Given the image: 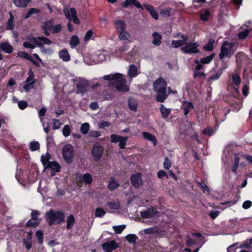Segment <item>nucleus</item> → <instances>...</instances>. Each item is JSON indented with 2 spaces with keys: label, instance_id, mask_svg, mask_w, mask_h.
<instances>
[{
  "label": "nucleus",
  "instance_id": "4be33fe9",
  "mask_svg": "<svg viewBox=\"0 0 252 252\" xmlns=\"http://www.w3.org/2000/svg\"><path fill=\"white\" fill-rule=\"evenodd\" d=\"M182 108L184 110L185 115L186 116L193 109V105L191 102L185 101L183 102Z\"/></svg>",
  "mask_w": 252,
  "mask_h": 252
},
{
  "label": "nucleus",
  "instance_id": "7c9ffc66",
  "mask_svg": "<svg viewBox=\"0 0 252 252\" xmlns=\"http://www.w3.org/2000/svg\"><path fill=\"white\" fill-rule=\"evenodd\" d=\"M144 7L149 12L153 18L156 20L158 19V13L153 6L150 5H144Z\"/></svg>",
  "mask_w": 252,
  "mask_h": 252
},
{
  "label": "nucleus",
  "instance_id": "864d4df0",
  "mask_svg": "<svg viewBox=\"0 0 252 252\" xmlns=\"http://www.w3.org/2000/svg\"><path fill=\"white\" fill-rule=\"evenodd\" d=\"M250 33V30L246 29L244 31L240 32L238 34V37L240 39H244L247 37Z\"/></svg>",
  "mask_w": 252,
  "mask_h": 252
},
{
  "label": "nucleus",
  "instance_id": "4468645a",
  "mask_svg": "<svg viewBox=\"0 0 252 252\" xmlns=\"http://www.w3.org/2000/svg\"><path fill=\"white\" fill-rule=\"evenodd\" d=\"M158 213L154 208H148L140 212L141 217L144 219L153 218Z\"/></svg>",
  "mask_w": 252,
  "mask_h": 252
},
{
  "label": "nucleus",
  "instance_id": "423d86ee",
  "mask_svg": "<svg viewBox=\"0 0 252 252\" xmlns=\"http://www.w3.org/2000/svg\"><path fill=\"white\" fill-rule=\"evenodd\" d=\"M62 154L65 161L67 163H71L74 157L73 147L69 144H65L63 147Z\"/></svg>",
  "mask_w": 252,
  "mask_h": 252
},
{
  "label": "nucleus",
  "instance_id": "ea45409f",
  "mask_svg": "<svg viewBox=\"0 0 252 252\" xmlns=\"http://www.w3.org/2000/svg\"><path fill=\"white\" fill-rule=\"evenodd\" d=\"M40 221V220L38 219L32 218L27 223V225L29 226H37Z\"/></svg>",
  "mask_w": 252,
  "mask_h": 252
},
{
  "label": "nucleus",
  "instance_id": "cd10ccee",
  "mask_svg": "<svg viewBox=\"0 0 252 252\" xmlns=\"http://www.w3.org/2000/svg\"><path fill=\"white\" fill-rule=\"evenodd\" d=\"M138 74V68L137 67L131 64L129 66L128 71V75L130 78L135 77Z\"/></svg>",
  "mask_w": 252,
  "mask_h": 252
},
{
  "label": "nucleus",
  "instance_id": "0e129e2a",
  "mask_svg": "<svg viewBox=\"0 0 252 252\" xmlns=\"http://www.w3.org/2000/svg\"><path fill=\"white\" fill-rule=\"evenodd\" d=\"M36 237L40 243H42L43 241V233L41 231L38 230L36 232Z\"/></svg>",
  "mask_w": 252,
  "mask_h": 252
},
{
  "label": "nucleus",
  "instance_id": "5701e85b",
  "mask_svg": "<svg viewBox=\"0 0 252 252\" xmlns=\"http://www.w3.org/2000/svg\"><path fill=\"white\" fill-rule=\"evenodd\" d=\"M2 50L4 52L10 54L13 51V47L7 42H2L0 44V51Z\"/></svg>",
  "mask_w": 252,
  "mask_h": 252
},
{
  "label": "nucleus",
  "instance_id": "5fc2aeb1",
  "mask_svg": "<svg viewBox=\"0 0 252 252\" xmlns=\"http://www.w3.org/2000/svg\"><path fill=\"white\" fill-rule=\"evenodd\" d=\"M214 43V40L210 39L209 40V42L204 46V49L206 50L210 51L213 49V44Z\"/></svg>",
  "mask_w": 252,
  "mask_h": 252
},
{
  "label": "nucleus",
  "instance_id": "c03bdc74",
  "mask_svg": "<svg viewBox=\"0 0 252 252\" xmlns=\"http://www.w3.org/2000/svg\"><path fill=\"white\" fill-rule=\"evenodd\" d=\"M160 109L163 117H167L170 114V109H167L163 105H161Z\"/></svg>",
  "mask_w": 252,
  "mask_h": 252
},
{
  "label": "nucleus",
  "instance_id": "b1692460",
  "mask_svg": "<svg viewBox=\"0 0 252 252\" xmlns=\"http://www.w3.org/2000/svg\"><path fill=\"white\" fill-rule=\"evenodd\" d=\"M134 5L137 8L143 9L142 5L136 0H126L123 3V7H127L129 6Z\"/></svg>",
  "mask_w": 252,
  "mask_h": 252
},
{
  "label": "nucleus",
  "instance_id": "6ab92c4d",
  "mask_svg": "<svg viewBox=\"0 0 252 252\" xmlns=\"http://www.w3.org/2000/svg\"><path fill=\"white\" fill-rule=\"evenodd\" d=\"M59 58L63 62H68L70 60V56L68 51L63 49L59 52Z\"/></svg>",
  "mask_w": 252,
  "mask_h": 252
},
{
  "label": "nucleus",
  "instance_id": "473e14b6",
  "mask_svg": "<svg viewBox=\"0 0 252 252\" xmlns=\"http://www.w3.org/2000/svg\"><path fill=\"white\" fill-rule=\"evenodd\" d=\"M14 4L18 7H25L31 0H12Z\"/></svg>",
  "mask_w": 252,
  "mask_h": 252
},
{
  "label": "nucleus",
  "instance_id": "de8ad7c7",
  "mask_svg": "<svg viewBox=\"0 0 252 252\" xmlns=\"http://www.w3.org/2000/svg\"><path fill=\"white\" fill-rule=\"evenodd\" d=\"M40 12V10L38 9L32 8L29 9L27 15L25 16V18L27 19L31 15L34 14H38Z\"/></svg>",
  "mask_w": 252,
  "mask_h": 252
},
{
  "label": "nucleus",
  "instance_id": "c9c22d12",
  "mask_svg": "<svg viewBox=\"0 0 252 252\" xmlns=\"http://www.w3.org/2000/svg\"><path fill=\"white\" fill-rule=\"evenodd\" d=\"M66 228L67 229L71 228L74 225L75 222V219L73 215H70L67 219Z\"/></svg>",
  "mask_w": 252,
  "mask_h": 252
},
{
  "label": "nucleus",
  "instance_id": "37998d69",
  "mask_svg": "<svg viewBox=\"0 0 252 252\" xmlns=\"http://www.w3.org/2000/svg\"><path fill=\"white\" fill-rule=\"evenodd\" d=\"M90 128V125L88 123H85L83 124L80 127V130L81 132L84 134H86L88 133L89 129Z\"/></svg>",
  "mask_w": 252,
  "mask_h": 252
},
{
  "label": "nucleus",
  "instance_id": "58836bf2",
  "mask_svg": "<svg viewBox=\"0 0 252 252\" xmlns=\"http://www.w3.org/2000/svg\"><path fill=\"white\" fill-rule=\"evenodd\" d=\"M232 81L233 84L235 86H238L240 84L241 80L240 76L238 73H235L233 74Z\"/></svg>",
  "mask_w": 252,
  "mask_h": 252
},
{
  "label": "nucleus",
  "instance_id": "f257e3e1",
  "mask_svg": "<svg viewBox=\"0 0 252 252\" xmlns=\"http://www.w3.org/2000/svg\"><path fill=\"white\" fill-rule=\"evenodd\" d=\"M103 79L111 81V84L114 85L116 90L120 92H127L129 88L126 84V81L120 73H115L103 76Z\"/></svg>",
  "mask_w": 252,
  "mask_h": 252
},
{
  "label": "nucleus",
  "instance_id": "f704fd0d",
  "mask_svg": "<svg viewBox=\"0 0 252 252\" xmlns=\"http://www.w3.org/2000/svg\"><path fill=\"white\" fill-rule=\"evenodd\" d=\"M50 158V155L48 153H46L45 155H42L41 157V161L45 167L48 165L49 162H51L49 161Z\"/></svg>",
  "mask_w": 252,
  "mask_h": 252
},
{
  "label": "nucleus",
  "instance_id": "9b49d317",
  "mask_svg": "<svg viewBox=\"0 0 252 252\" xmlns=\"http://www.w3.org/2000/svg\"><path fill=\"white\" fill-rule=\"evenodd\" d=\"M35 82L34 76L32 71L30 70L29 73V76L25 81V85L23 87L26 92H28L33 87Z\"/></svg>",
  "mask_w": 252,
  "mask_h": 252
},
{
  "label": "nucleus",
  "instance_id": "052dcab7",
  "mask_svg": "<svg viewBox=\"0 0 252 252\" xmlns=\"http://www.w3.org/2000/svg\"><path fill=\"white\" fill-rule=\"evenodd\" d=\"M171 9L167 8L165 10H163L161 12V14L163 17H167L169 16L171 13Z\"/></svg>",
  "mask_w": 252,
  "mask_h": 252
},
{
  "label": "nucleus",
  "instance_id": "6e6552de",
  "mask_svg": "<svg viewBox=\"0 0 252 252\" xmlns=\"http://www.w3.org/2000/svg\"><path fill=\"white\" fill-rule=\"evenodd\" d=\"M63 13L66 18L70 21H72L74 24H79L80 21L77 17V12L75 8H65L63 9Z\"/></svg>",
  "mask_w": 252,
  "mask_h": 252
},
{
  "label": "nucleus",
  "instance_id": "f8f14e48",
  "mask_svg": "<svg viewBox=\"0 0 252 252\" xmlns=\"http://www.w3.org/2000/svg\"><path fill=\"white\" fill-rule=\"evenodd\" d=\"M119 247L115 240L108 241L102 245V248L104 251L107 252H112Z\"/></svg>",
  "mask_w": 252,
  "mask_h": 252
},
{
  "label": "nucleus",
  "instance_id": "680f3d73",
  "mask_svg": "<svg viewBox=\"0 0 252 252\" xmlns=\"http://www.w3.org/2000/svg\"><path fill=\"white\" fill-rule=\"evenodd\" d=\"M23 46L27 48L34 49L35 48V45L31 43L28 40L23 43Z\"/></svg>",
  "mask_w": 252,
  "mask_h": 252
},
{
  "label": "nucleus",
  "instance_id": "412c9836",
  "mask_svg": "<svg viewBox=\"0 0 252 252\" xmlns=\"http://www.w3.org/2000/svg\"><path fill=\"white\" fill-rule=\"evenodd\" d=\"M106 206L109 209L108 212L110 213H114L120 208L119 202H109L107 203Z\"/></svg>",
  "mask_w": 252,
  "mask_h": 252
},
{
  "label": "nucleus",
  "instance_id": "1a4fd4ad",
  "mask_svg": "<svg viewBox=\"0 0 252 252\" xmlns=\"http://www.w3.org/2000/svg\"><path fill=\"white\" fill-rule=\"evenodd\" d=\"M198 44L196 42L188 43L181 49L182 52L185 54L196 53L199 52Z\"/></svg>",
  "mask_w": 252,
  "mask_h": 252
},
{
  "label": "nucleus",
  "instance_id": "bf43d9fd",
  "mask_svg": "<svg viewBox=\"0 0 252 252\" xmlns=\"http://www.w3.org/2000/svg\"><path fill=\"white\" fill-rule=\"evenodd\" d=\"M197 185L201 189L202 191L204 192H209V189L208 187L205 184H202L201 183H199V182H196Z\"/></svg>",
  "mask_w": 252,
  "mask_h": 252
},
{
  "label": "nucleus",
  "instance_id": "72a5a7b5",
  "mask_svg": "<svg viewBox=\"0 0 252 252\" xmlns=\"http://www.w3.org/2000/svg\"><path fill=\"white\" fill-rule=\"evenodd\" d=\"M79 44V39L77 35H73L71 37L69 45L72 48H74Z\"/></svg>",
  "mask_w": 252,
  "mask_h": 252
},
{
  "label": "nucleus",
  "instance_id": "4d7b16f0",
  "mask_svg": "<svg viewBox=\"0 0 252 252\" xmlns=\"http://www.w3.org/2000/svg\"><path fill=\"white\" fill-rule=\"evenodd\" d=\"M127 139V137H123V139H122L119 142V146L121 149H123L125 148Z\"/></svg>",
  "mask_w": 252,
  "mask_h": 252
},
{
  "label": "nucleus",
  "instance_id": "2eb2a0df",
  "mask_svg": "<svg viewBox=\"0 0 252 252\" xmlns=\"http://www.w3.org/2000/svg\"><path fill=\"white\" fill-rule=\"evenodd\" d=\"M193 238L191 239L188 237L187 239V244L188 246H190L192 245L195 244L197 243L201 242V236L200 233H193L192 234Z\"/></svg>",
  "mask_w": 252,
  "mask_h": 252
},
{
  "label": "nucleus",
  "instance_id": "774afa93",
  "mask_svg": "<svg viewBox=\"0 0 252 252\" xmlns=\"http://www.w3.org/2000/svg\"><path fill=\"white\" fill-rule=\"evenodd\" d=\"M61 29H62L61 25L59 24V25H55V26H53L51 31L53 33H56L59 32L61 30Z\"/></svg>",
  "mask_w": 252,
  "mask_h": 252
},
{
  "label": "nucleus",
  "instance_id": "c85d7f7f",
  "mask_svg": "<svg viewBox=\"0 0 252 252\" xmlns=\"http://www.w3.org/2000/svg\"><path fill=\"white\" fill-rule=\"evenodd\" d=\"M10 18L6 23V29L8 30H13L15 28L14 16L11 12H9Z\"/></svg>",
  "mask_w": 252,
  "mask_h": 252
},
{
  "label": "nucleus",
  "instance_id": "2f4dec72",
  "mask_svg": "<svg viewBox=\"0 0 252 252\" xmlns=\"http://www.w3.org/2000/svg\"><path fill=\"white\" fill-rule=\"evenodd\" d=\"M119 187V183L116 181L114 177L111 178L108 183V188L111 190H113Z\"/></svg>",
  "mask_w": 252,
  "mask_h": 252
},
{
  "label": "nucleus",
  "instance_id": "aec40b11",
  "mask_svg": "<svg viewBox=\"0 0 252 252\" xmlns=\"http://www.w3.org/2000/svg\"><path fill=\"white\" fill-rule=\"evenodd\" d=\"M45 168H50L52 171L51 172V176L55 175V173L58 171L60 169V166L56 161L49 162L48 165L45 167Z\"/></svg>",
  "mask_w": 252,
  "mask_h": 252
},
{
  "label": "nucleus",
  "instance_id": "13d9d810",
  "mask_svg": "<svg viewBox=\"0 0 252 252\" xmlns=\"http://www.w3.org/2000/svg\"><path fill=\"white\" fill-rule=\"evenodd\" d=\"M18 105L20 109L23 110L28 106V103L25 101L22 100L18 101Z\"/></svg>",
  "mask_w": 252,
  "mask_h": 252
},
{
  "label": "nucleus",
  "instance_id": "393cba45",
  "mask_svg": "<svg viewBox=\"0 0 252 252\" xmlns=\"http://www.w3.org/2000/svg\"><path fill=\"white\" fill-rule=\"evenodd\" d=\"M118 38L120 40L125 41L128 40L130 37V34L127 32L126 30H124L122 32H118Z\"/></svg>",
  "mask_w": 252,
  "mask_h": 252
},
{
  "label": "nucleus",
  "instance_id": "4c0bfd02",
  "mask_svg": "<svg viewBox=\"0 0 252 252\" xmlns=\"http://www.w3.org/2000/svg\"><path fill=\"white\" fill-rule=\"evenodd\" d=\"M18 56L21 58L26 59L31 62H33V58L28 53L26 52L21 51L18 53Z\"/></svg>",
  "mask_w": 252,
  "mask_h": 252
},
{
  "label": "nucleus",
  "instance_id": "0eeeda50",
  "mask_svg": "<svg viewBox=\"0 0 252 252\" xmlns=\"http://www.w3.org/2000/svg\"><path fill=\"white\" fill-rule=\"evenodd\" d=\"M28 40L31 43L35 45V47L39 46L42 47L44 45L46 44L50 45L52 42L49 39L43 36H38L36 38L30 36L28 37Z\"/></svg>",
  "mask_w": 252,
  "mask_h": 252
},
{
  "label": "nucleus",
  "instance_id": "338daca9",
  "mask_svg": "<svg viewBox=\"0 0 252 252\" xmlns=\"http://www.w3.org/2000/svg\"><path fill=\"white\" fill-rule=\"evenodd\" d=\"M61 126V123L56 119L53 120V128L54 129H59Z\"/></svg>",
  "mask_w": 252,
  "mask_h": 252
},
{
  "label": "nucleus",
  "instance_id": "f3484780",
  "mask_svg": "<svg viewBox=\"0 0 252 252\" xmlns=\"http://www.w3.org/2000/svg\"><path fill=\"white\" fill-rule=\"evenodd\" d=\"M78 180V179L76 178L77 184L78 186L81 187L82 182H83L87 184H90L92 183L93 181V178L90 174L85 173L81 177V181L80 182H79Z\"/></svg>",
  "mask_w": 252,
  "mask_h": 252
},
{
  "label": "nucleus",
  "instance_id": "7ed1b4c3",
  "mask_svg": "<svg viewBox=\"0 0 252 252\" xmlns=\"http://www.w3.org/2000/svg\"><path fill=\"white\" fill-rule=\"evenodd\" d=\"M64 215L63 212H55L53 210H50L46 213V220L50 225L53 224H59L64 220Z\"/></svg>",
  "mask_w": 252,
  "mask_h": 252
},
{
  "label": "nucleus",
  "instance_id": "a211bd4d",
  "mask_svg": "<svg viewBox=\"0 0 252 252\" xmlns=\"http://www.w3.org/2000/svg\"><path fill=\"white\" fill-rule=\"evenodd\" d=\"M114 24L118 32L125 30L126 29V24L124 20H115Z\"/></svg>",
  "mask_w": 252,
  "mask_h": 252
},
{
  "label": "nucleus",
  "instance_id": "e2e57ef3",
  "mask_svg": "<svg viewBox=\"0 0 252 252\" xmlns=\"http://www.w3.org/2000/svg\"><path fill=\"white\" fill-rule=\"evenodd\" d=\"M163 166L164 168L167 169H168L171 166L170 160L167 157H166L164 159Z\"/></svg>",
  "mask_w": 252,
  "mask_h": 252
},
{
  "label": "nucleus",
  "instance_id": "3c124183",
  "mask_svg": "<svg viewBox=\"0 0 252 252\" xmlns=\"http://www.w3.org/2000/svg\"><path fill=\"white\" fill-rule=\"evenodd\" d=\"M123 139V136L113 134L111 135V141L113 143L119 142Z\"/></svg>",
  "mask_w": 252,
  "mask_h": 252
},
{
  "label": "nucleus",
  "instance_id": "ddd939ff",
  "mask_svg": "<svg viewBox=\"0 0 252 252\" xmlns=\"http://www.w3.org/2000/svg\"><path fill=\"white\" fill-rule=\"evenodd\" d=\"M92 154L95 160H98L101 157L103 152V148L98 144L94 146L92 149Z\"/></svg>",
  "mask_w": 252,
  "mask_h": 252
},
{
  "label": "nucleus",
  "instance_id": "dca6fc26",
  "mask_svg": "<svg viewBox=\"0 0 252 252\" xmlns=\"http://www.w3.org/2000/svg\"><path fill=\"white\" fill-rule=\"evenodd\" d=\"M131 183L136 188L139 187L142 184L141 174L136 173L131 176Z\"/></svg>",
  "mask_w": 252,
  "mask_h": 252
},
{
  "label": "nucleus",
  "instance_id": "f03ea898",
  "mask_svg": "<svg viewBox=\"0 0 252 252\" xmlns=\"http://www.w3.org/2000/svg\"><path fill=\"white\" fill-rule=\"evenodd\" d=\"M154 91L157 93V100L162 102L168 95L167 91V84L164 80L159 78L153 83Z\"/></svg>",
  "mask_w": 252,
  "mask_h": 252
},
{
  "label": "nucleus",
  "instance_id": "a18cd8bd",
  "mask_svg": "<svg viewBox=\"0 0 252 252\" xmlns=\"http://www.w3.org/2000/svg\"><path fill=\"white\" fill-rule=\"evenodd\" d=\"M129 107L131 110L136 111L137 109V104L135 100L130 98L128 100Z\"/></svg>",
  "mask_w": 252,
  "mask_h": 252
},
{
  "label": "nucleus",
  "instance_id": "69168bd1",
  "mask_svg": "<svg viewBox=\"0 0 252 252\" xmlns=\"http://www.w3.org/2000/svg\"><path fill=\"white\" fill-rule=\"evenodd\" d=\"M252 205V202L250 200H247V201H245L243 205H242V207L244 209H248L249 208H250Z\"/></svg>",
  "mask_w": 252,
  "mask_h": 252
},
{
  "label": "nucleus",
  "instance_id": "8fccbe9b",
  "mask_svg": "<svg viewBox=\"0 0 252 252\" xmlns=\"http://www.w3.org/2000/svg\"><path fill=\"white\" fill-rule=\"evenodd\" d=\"M126 228L125 225H118V226H113V228L116 233L120 234Z\"/></svg>",
  "mask_w": 252,
  "mask_h": 252
},
{
  "label": "nucleus",
  "instance_id": "a19ab883",
  "mask_svg": "<svg viewBox=\"0 0 252 252\" xmlns=\"http://www.w3.org/2000/svg\"><path fill=\"white\" fill-rule=\"evenodd\" d=\"M126 239L130 243H135L137 239V237L135 234H130L126 236Z\"/></svg>",
  "mask_w": 252,
  "mask_h": 252
},
{
  "label": "nucleus",
  "instance_id": "09e8293b",
  "mask_svg": "<svg viewBox=\"0 0 252 252\" xmlns=\"http://www.w3.org/2000/svg\"><path fill=\"white\" fill-rule=\"evenodd\" d=\"M214 55L212 54L209 56H206L202 58L200 60V62L202 63H209L213 59Z\"/></svg>",
  "mask_w": 252,
  "mask_h": 252
},
{
  "label": "nucleus",
  "instance_id": "bb28decb",
  "mask_svg": "<svg viewBox=\"0 0 252 252\" xmlns=\"http://www.w3.org/2000/svg\"><path fill=\"white\" fill-rule=\"evenodd\" d=\"M152 36L153 37V40L152 43L156 46H159L160 45L162 39V36L157 32H154L152 33Z\"/></svg>",
  "mask_w": 252,
  "mask_h": 252
},
{
  "label": "nucleus",
  "instance_id": "6e6d98bb",
  "mask_svg": "<svg viewBox=\"0 0 252 252\" xmlns=\"http://www.w3.org/2000/svg\"><path fill=\"white\" fill-rule=\"evenodd\" d=\"M158 231L157 228L155 227H150L144 230L145 234H150L156 233Z\"/></svg>",
  "mask_w": 252,
  "mask_h": 252
},
{
  "label": "nucleus",
  "instance_id": "9d476101",
  "mask_svg": "<svg viewBox=\"0 0 252 252\" xmlns=\"http://www.w3.org/2000/svg\"><path fill=\"white\" fill-rule=\"evenodd\" d=\"M178 35L181 39L173 40L171 41V46L173 48H178L180 47L182 48L187 44L188 40V37L182 33H180Z\"/></svg>",
  "mask_w": 252,
  "mask_h": 252
},
{
  "label": "nucleus",
  "instance_id": "79ce46f5",
  "mask_svg": "<svg viewBox=\"0 0 252 252\" xmlns=\"http://www.w3.org/2000/svg\"><path fill=\"white\" fill-rule=\"evenodd\" d=\"M39 143L37 141H32L30 144V149L32 151L38 150L39 148Z\"/></svg>",
  "mask_w": 252,
  "mask_h": 252
},
{
  "label": "nucleus",
  "instance_id": "e433bc0d",
  "mask_svg": "<svg viewBox=\"0 0 252 252\" xmlns=\"http://www.w3.org/2000/svg\"><path fill=\"white\" fill-rule=\"evenodd\" d=\"M71 128L68 125H65L63 129V134L65 137L69 136L71 133Z\"/></svg>",
  "mask_w": 252,
  "mask_h": 252
},
{
  "label": "nucleus",
  "instance_id": "20e7f679",
  "mask_svg": "<svg viewBox=\"0 0 252 252\" xmlns=\"http://www.w3.org/2000/svg\"><path fill=\"white\" fill-rule=\"evenodd\" d=\"M106 52L98 51L91 55L88 58L84 59V62L89 65H93L101 63L106 60Z\"/></svg>",
  "mask_w": 252,
  "mask_h": 252
},
{
  "label": "nucleus",
  "instance_id": "49530a36",
  "mask_svg": "<svg viewBox=\"0 0 252 252\" xmlns=\"http://www.w3.org/2000/svg\"><path fill=\"white\" fill-rule=\"evenodd\" d=\"M105 211L101 208H97L95 210V215L96 217L101 218L104 216Z\"/></svg>",
  "mask_w": 252,
  "mask_h": 252
},
{
  "label": "nucleus",
  "instance_id": "c756f323",
  "mask_svg": "<svg viewBox=\"0 0 252 252\" xmlns=\"http://www.w3.org/2000/svg\"><path fill=\"white\" fill-rule=\"evenodd\" d=\"M142 135L145 139L152 142L154 145L157 144V140L154 135L147 132H143Z\"/></svg>",
  "mask_w": 252,
  "mask_h": 252
},
{
  "label": "nucleus",
  "instance_id": "603ef678",
  "mask_svg": "<svg viewBox=\"0 0 252 252\" xmlns=\"http://www.w3.org/2000/svg\"><path fill=\"white\" fill-rule=\"evenodd\" d=\"M210 13L208 10H205L200 14V18L201 20L206 21L208 20Z\"/></svg>",
  "mask_w": 252,
  "mask_h": 252
},
{
  "label": "nucleus",
  "instance_id": "a878e982",
  "mask_svg": "<svg viewBox=\"0 0 252 252\" xmlns=\"http://www.w3.org/2000/svg\"><path fill=\"white\" fill-rule=\"evenodd\" d=\"M53 27V21L52 20L45 22L43 26V29L44 30V34L47 36H48L50 34L49 31H51Z\"/></svg>",
  "mask_w": 252,
  "mask_h": 252
},
{
  "label": "nucleus",
  "instance_id": "39448f33",
  "mask_svg": "<svg viewBox=\"0 0 252 252\" xmlns=\"http://www.w3.org/2000/svg\"><path fill=\"white\" fill-rule=\"evenodd\" d=\"M234 44L226 41L223 42L221 46V51L219 55L220 59L230 58L234 53Z\"/></svg>",
  "mask_w": 252,
  "mask_h": 252
}]
</instances>
